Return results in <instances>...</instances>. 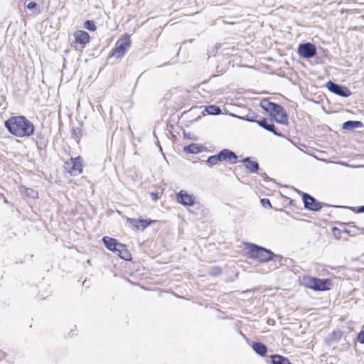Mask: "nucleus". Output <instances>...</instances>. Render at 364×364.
<instances>
[{
	"mask_svg": "<svg viewBox=\"0 0 364 364\" xmlns=\"http://www.w3.org/2000/svg\"><path fill=\"white\" fill-rule=\"evenodd\" d=\"M46 135L42 132H38L36 133V141H41L43 140H47Z\"/></svg>",
	"mask_w": 364,
	"mask_h": 364,
	"instance_id": "e433bc0d",
	"label": "nucleus"
},
{
	"mask_svg": "<svg viewBox=\"0 0 364 364\" xmlns=\"http://www.w3.org/2000/svg\"><path fill=\"white\" fill-rule=\"evenodd\" d=\"M332 232L334 235V237L337 239H340L341 238V232H342V230H340L339 228H336V227H333L332 228Z\"/></svg>",
	"mask_w": 364,
	"mask_h": 364,
	"instance_id": "f704fd0d",
	"label": "nucleus"
},
{
	"mask_svg": "<svg viewBox=\"0 0 364 364\" xmlns=\"http://www.w3.org/2000/svg\"><path fill=\"white\" fill-rule=\"evenodd\" d=\"M4 195L0 193V198H4Z\"/></svg>",
	"mask_w": 364,
	"mask_h": 364,
	"instance_id": "a18cd8bd",
	"label": "nucleus"
},
{
	"mask_svg": "<svg viewBox=\"0 0 364 364\" xmlns=\"http://www.w3.org/2000/svg\"><path fill=\"white\" fill-rule=\"evenodd\" d=\"M176 199L178 203L184 206H193L196 203L195 196L183 190L176 193Z\"/></svg>",
	"mask_w": 364,
	"mask_h": 364,
	"instance_id": "1a4fd4ad",
	"label": "nucleus"
},
{
	"mask_svg": "<svg viewBox=\"0 0 364 364\" xmlns=\"http://www.w3.org/2000/svg\"><path fill=\"white\" fill-rule=\"evenodd\" d=\"M257 117H258V115L256 112L250 109V110H248L247 113L245 115H244L243 117H241V119H242L243 120L247 121V122L257 123Z\"/></svg>",
	"mask_w": 364,
	"mask_h": 364,
	"instance_id": "4be33fe9",
	"label": "nucleus"
},
{
	"mask_svg": "<svg viewBox=\"0 0 364 364\" xmlns=\"http://www.w3.org/2000/svg\"><path fill=\"white\" fill-rule=\"evenodd\" d=\"M314 280H315V277H310V276H306V277H304L302 278L301 282H302V284L304 287L314 290Z\"/></svg>",
	"mask_w": 364,
	"mask_h": 364,
	"instance_id": "b1692460",
	"label": "nucleus"
},
{
	"mask_svg": "<svg viewBox=\"0 0 364 364\" xmlns=\"http://www.w3.org/2000/svg\"><path fill=\"white\" fill-rule=\"evenodd\" d=\"M8 132L18 138H28L35 133V126L24 115L11 116L4 122Z\"/></svg>",
	"mask_w": 364,
	"mask_h": 364,
	"instance_id": "f257e3e1",
	"label": "nucleus"
},
{
	"mask_svg": "<svg viewBox=\"0 0 364 364\" xmlns=\"http://www.w3.org/2000/svg\"><path fill=\"white\" fill-rule=\"evenodd\" d=\"M205 111L210 115H218L222 112L221 109L218 106L213 105L207 106L205 107Z\"/></svg>",
	"mask_w": 364,
	"mask_h": 364,
	"instance_id": "a878e982",
	"label": "nucleus"
},
{
	"mask_svg": "<svg viewBox=\"0 0 364 364\" xmlns=\"http://www.w3.org/2000/svg\"><path fill=\"white\" fill-rule=\"evenodd\" d=\"M261 176L264 178L266 181H272V178H269L266 173H261Z\"/></svg>",
	"mask_w": 364,
	"mask_h": 364,
	"instance_id": "58836bf2",
	"label": "nucleus"
},
{
	"mask_svg": "<svg viewBox=\"0 0 364 364\" xmlns=\"http://www.w3.org/2000/svg\"><path fill=\"white\" fill-rule=\"evenodd\" d=\"M139 225L140 227L141 228V230L143 231L144 230H145L147 227L154 224L156 223V220H151L150 218L149 219H142V218H140V221H139Z\"/></svg>",
	"mask_w": 364,
	"mask_h": 364,
	"instance_id": "bb28decb",
	"label": "nucleus"
},
{
	"mask_svg": "<svg viewBox=\"0 0 364 364\" xmlns=\"http://www.w3.org/2000/svg\"><path fill=\"white\" fill-rule=\"evenodd\" d=\"M218 154L221 161H226L230 164H235L237 162L238 156L233 151L229 149H223Z\"/></svg>",
	"mask_w": 364,
	"mask_h": 364,
	"instance_id": "f8f14e48",
	"label": "nucleus"
},
{
	"mask_svg": "<svg viewBox=\"0 0 364 364\" xmlns=\"http://www.w3.org/2000/svg\"><path fill=\"white\" fill-rule=\"evenodd\" d=\"M80 134V129H73V134L75 135L76 137L78 136V134Z\"/></svg>",
	"mask_w": 364,
	"mask_h": 364,
	"instance_id": "a19ab883",
	"label": "nucleus"
},
{
	"mask_svg": "<svg viewBox=\"0 0 364 364\" xmlns=\"http://www.w3.org/2000/svg\"><path fill=\"white\" fill-rule=\"evenodd\" d=\"M121 259L125 261H131L132 260V255L130 252L127 250L125 245L121 244L120 247H119L116 253Z\"/></svg>",
	"mask_w": 364,
	"mask_h": 364,
	"instance_id": "a211bd4d",
	"label": "nucleus"
},
{
	"mask_svg": "<svg viewBox=\"0 0 364 364\" xmlns=\"http://www.w3.org/2000/svg\"><path fill=\"white\" fill-rule=\"evenodd\" d=\"M341 335L342 333L341 331H333L326 338V343L331 345L332 342L340 340Z\"/></svg>",
	"mask_w": 364,
	"mask_h": 364,
	"instance_id": "5701e85b",
	"label": "nucleus"
},
{
	"mask_svg": "<svg viewBox=\"0 0 364 364\" xmlns=\"http://www.w3.org/2000/svg\"><path fill=\"white\" fill-rule=\"evenodd\" d=\"M270 359L271 364H292L288 358L279 354L271 355Z\"/></svg>",
	"mask_w": 364,
	"mask_h": 364,
	"instance_id": "aec40b11",
	"label": "nucleus"
},
{
	"mask_svg": "<svg viewBox=\"0 0 364 364\" xmlns=\"http://www.w3.org/2000/svg\"><path fill=\"white\" fill-rule=\"evenodd\" d=\"M356 341L361 344H364V330H361L357 334Z\"/></svg>",
	"mask_w": 364,
	"mask_h": 364,
	"instance_id": "c9c22d12",
	"label": "nucleus"
},
{
	"mask_svg": "<svg viewBox=\"0 0 364 364\" xmlns=\"http://www.w3.org/2000/svg\"><path fill=\"white\" fill-rule=\"evenodd\" d=\"M205 161L210 167H213L218 162H221V159L220 158L219 154L218 153L215 155L208 156Z\"/></svg>",
	"mask_w": 364,
	"mask_h": 364,
	"instance_id": "393cba45",
	"label": "nucleus"
},
{
	"mask_svg": "<svg viewBox=\"0 0 364 364\" xmlns=\"http://www.w3.org/2000/svg\"><path fill=\"white\" fill-rule=\"evenodd\" d=\"M102 241L105 247L114 253H116V251H117L119 247H120V245L122 244L119 242L117 239L109 236H104Z\"/></svg>",
	"mask_w": 364,
	"mask_h": 364,
	"instance_id": "4468645a",
	"label": "nucleus"
},
{
	"mask_svg": "<svg viewBox=\"0 0 364 364\" xmlns=\"http://www.w3.org/2000/svg\"><path fill=\"white\" fill-rule=\"evenodd\" d=\"M84 28L90 31H95L97 29V26L92 20H86L84 22Z\"/></svg>",
	"mask_w": 364,
	"mask_h": 364,
	"instance_id": "c85d7f7f",
	"label": "nucleus"
},
{
	"mask_svg": "<svg viewBox=\"0 0 364 364\" xmlns=\"http://www.w3.org/2000/svg\"><path fill=\"white\" fill-rule=\"evenodd\" d=\"M257 124L262 128L264 129L265 130L272 132L275 136L282 137L284 135L282 132H278L273 123V121H271L270 119L267 118H262L259 120H257Z\"/></svg>",
	"mask_w": 364,
	"mask_h": 364,
	"instance_id": "9d476101",
	"label": "nucleus"
},
{
	"mask_svg": "<svg viewBox=\"0 0 364 364\" xmlns=\"http://www.w3.org/2000/svg\"><path fill=\"white\" fill-rule=\"evenodd\" d=\"M252 348L257 355L264 357L267 353V346L262 342L253 341Z\"/></svg>",
	"mask_w": 364,
	"mask_h": 364,
	"instance_id": "dca6fc26",
	"label": "nucleus"
},
{
	"mask_svg": "<svg viewBox=\"0 0 364 364\" xmlns=\"http://www.w3.org/2000/svg\"><path fill=\"white\" fill-rule=\"evenodd\" d=\"M25 192L26 194L30 198H36L38 197V192L33 188H26Z\"/></svg>",
	"mask_w": 364,
	"mask_h": 364,
	"instance_id": "2f4dec72",
	"label": "nucleus"
},
{
	"mask_svg": "<svg viewBox=\"0 0 364 364\" xmlns=\"http://www.w3.org/2000/svg\"><path fill=\"white\" fill-rule=\"evenodd\" d=\"M75 42L85 48V46L90 42V36L89 33L82 30H77L73 33Z\"/></svg>",
	"mask_w": 364,
	"mask_h": 364,
	"instance_id": "ddd939ff",
	"label": "nucleus"
},
{
	"mask_svg": "<svg viewBox=\"0 0 364 364\" xmlns=\"http://www.w3.org/2000/svg\"><path fill=\"white\" fill-rule=\"evenodd\" d=\"M301 196L304 207L306 210L317 212L319 211L323 206H328V204L318 201L314 197L307 193H302Z\"/></svg>",
	"mask_w": 364,
	"mask_h": 364,
	"instance_id": "423d86ee",
	"label": "nucleus"
},
{
	"mask_svg": "<svg viewBox=\"0 0 364 364\" xmlns=\"http://www.w3.org/2000/svg\"><path fill=\"white\" fill-rule=\"evenodd\" d=\"M150 196L154 201H156L160 198L159 193L158 192H151Z\"/></svg>",
	"mask_w": 364,
	"mask_h": 364,
	"instance_id": "4c0bfd02",
	"label": "nucleus"
},
{
	"mask_svg": "<svg viewBox=\"0 0 364 364\" xmlns=\"http://www.w3.org/2000/svg\"><path fill=\"white\" fill-rule=\"evenodd\" d=\"M131 39L129 35L124 34L116 43L115 47L112 50L110 56L116 58H122L131 46Z\"/></svg>",
	"mask_w": 364,
	"mask_h": 364,
	"instance_id": "20e7f679",
	"label": "nucleus"
},
{
	"mask_svg": "<svg viewBox=\"0 0 364 364\" xmlns=\"http://www.w3.org/2000/svg\"><path fill=\"white\" fill-rule=\"evenodd\" d=\"M297 53L300 57L305 59H310L316 55V46L310 42L300 43L297 48Z\"/></svg>",
	"mask_w": 364,
	"mask_h": 364,
	"instance_id": "6e6552de",
	"label": "nucleus"
},
{
	"mask_svg": "<svg viewBox=\"0 0 364 364\" xmlns=\"http://www.w3.org/2000/svg\"><path fill=\"white\" fill-rule=\"evenodd\" d=\"M363 123L361 121L357 120H348L342 124L343 129L350 131H353L358 128H363Z\"/></svg>",
	"mask_w": 364,
	"mask_h": 364,
	"instance_id": "f3484780",
	"label": "nucleus"
},
{
	"mask_svg": "<svg viewBox=\"0 0 364 364\" xmlns=\"http://www.w3.org/2000/svg\"><path fill=\"white\" fill-rule=\"evenodd\" d=\"M259 105L269 114L271 121L283 125L288 124V114L281 105L264 98L261 100Z\"/></svg>",
	"mask_w": 364,
	"mask_h": 364,
	"instance_id": "f03ea898",
	"label": "nucleus"
},
{
	"mask_svg": "<svg viewBox=\"0 0 364 364\" xmlns=\"http://www.w3.org/2000/svg\"><path fill=\"white\" fill-rule=\"evenodd\" d=\"M222 273V269L220 267L215 266L211 268L210 271V275L211 276H218L220 275Z\"/></svg>",
	"mask_w": 364,
	"mask_h": 364,
	"instance_id": "473e14b6",
	"label": "nucleus"
},
{
	"mask_svg": "<svg viewBox=\"0 0 364 364\" xmlns=\"http://www.w3.org/2000/svg\"><path fill=\"white\" fill-rule=\"evenodd\" d=\"M271 261H273L274 262V268L277 269L281 266L285 265V262L287 261V259L283 257L280 255H276L274 253V255L272 257Z\"/></svg>",
	"mask_w": 364,
	"mask_h": 364,
	"instance_id": "412c9836",
	"label": "nucleus"
},
{
	"mask_svg": "<svg viewBox=\"0 0 364 364\" xmlns=\"http://www.w3.org/2000/svg\"><path fill=\"white\" fill-rule=\"evenodd\" d=\"M3 199H4V203H6V204H9L10 203L5 197Z\"/></svg>",
	"mask_w": 364,
	"mask_h": 364,
	"instance_id": "c03bdc74",
	"label": "nucleus"
},
{
	"mask_svg": "<svg viewBox=\"0 0 364 364\" xmlns=\"http://www.w3.org/2000/svg\"><path fill=\"white\" fill-rule=\"evenodd\" d=\"M260 203L262 206L265 208H272L271 202L268 198H262L260 200Z\"/></svg>",
	"mask_w": 364,
	"mask_h": 364,
	"instance_id": "72a5a7b5",
	"label": "nucleus"
},
{
	"mask_svg": "<svg viewBox=\"0 0 364 364\" xmlns=\"http://www.w3.org/2000/svg\"><path fill=\"white\" fill-rule=\"evenodd\" d=\"M139 221H140V218L135 219V218H128L127 220V222L129 225H131L132 227L135 228L137 230H139L140 228Z\"/></svg>",
	"mask_w": 364,
	"mask_h": 364,
	"instance_id": "c756f323",
	"label": "nucleus"
},
{
	"mask_svg": "<svg viewBox=\"0 0 364 364\" xmlns=\"http://www.w3.org/2000/svg\"><path fill=\"white\" fill-rule=\"evenodd\" d=\"M26 8L32 11L34 14H39L41 12V9L38 5V4L35 1H30L27 4Z\"/></svg>",
	"mask_w": 364,
	"mask_h": 364,
	"instance_id": "cd10ccee",
	"label": "nucleus"
},
{
	"mask_svg": "<svg viewBox=\"0 0 364 364\" xmlns=\"http://www.w3.org/2000/svg\"><path fill=\"white\" fill-rule=\"evenodd\" d=\"M220 47H221V43H218L215 44V49L216 50L220 49Z\"/></svg>",
	"mask_w": 364,
	"mask_h": 364,
	"instance_id": "37998d69",
	"label": "nucleus"
},
{
	"mask_svg": "<svg viewBox=\"0 0 364 364\" xmlns=\"http://www.w3.org/2000/svg\"><path fill=\"white\" fill-rule=\"evenodd\" d=\"M241 162L245 164L246 169L250 173H257L259 170V163L257 161H252L250 156L242 159Z\"/></svg>",
	"mask_w": 364,
	"mask_h": 364,
	"instance_id": "2eb2a0df",
	"label": "nucleus"
},
{
	"mask_svg": "<svg viewBox=\"0 0 364 364\" xmlns=\"http://www.w3.org/2000/svg\"><path fill=\"white\" fill-rule=\"evenodd\" d=\"M355 212L357 213H364V205H360V206L357 207Z\"/></svg>",
	"mask_w": 364,
	"mask_h": 364,
	"instance_id": "ea45409f",
	"label": "nucleus"
},
{
	"mask_svg": "<svg viewBox=\"0 0 364 364\" xmlns=\"http://www.w3.org/2000/svg\"><path fill=\"white\" fill-rule=\"evenodd\" d=\"M203 149V146L201 144L191 143L187 146H183V151L186 154H198Z\"/></svg>",
	"mask_w": 364,
	"mask_h": 364,
	"instance_id": "6ab92c4d",
	"label": "nucleus"
},
{
	"mask_svg": "<svg viewBox=\"0 0 364 364\" xmlns=\"http://www.w3.org/2000/svg\"><path fill=\"white\" fill-rule=\"evenodd\" d=\"M246 248L247 257L261 263L270 262L274 255V252L271 250L254 243L247 242Z\"/></svg>",
	"mask_w": 364,
	"mask_h": 364,
	"instance_id": "7ed1b4c3",
	"label": "nucleus"
},
{
	"mask_svg": "<svg viewBox=\"0 0 364 364\" xmlns=\"http://www.w3.org/2000/svg\"><path fill=\"white\" fill-rule=\"evenodd\" d=\"M342 232H344V233L350 235V230H348V229L344 228L343 230H342Z\"/></svg>",
	"mask_w": 364,
	"mask_h": 364,
	"instance_id": "79ce46f5",
	"label": "nucleus"
},
{
	"mask_svg": "<svg viewBox=\"0 0 364 364\" xmlns=\"http://www.w3.org/2000/svg\"><path fill=\"white\" fill-rule=\"evenodd\" d=\"M314 285V291H324L330 290L332 288L333 283L331 279H321L315 277Z\"/></svg>",
	"mask_w": 364,
	"mask_h": 364,
	"instance_id": "9b49d317",
	"label": "nucleus"
},
{
	"mask_svg": "<svg viewBox=\"0 0 364 364\" xmlns=\"http://www.w3.org/2000/svg\"><path fill=\"white\" fill-rule=\"evenodd\" d=\"M326 87L331 93L342 97H348L351 95V92L348 87L345 85L336 83L331 80L326 83Z\"/></svg>",
	"mask_w": 364,
	"mask_h": 364,
	"instance_id": "0eeeda50",
	"label": "nucleus"
},
{
	"mask_svg": "<svg viewBox=\"0 0 364 364\" xmlns=\"http://www.w3.org/2000/svg\"><path fill=\"white\" fill-rule=\"evenodd\" d=\"M48 140H43L41 141H36V145L39 151L45 150L48 146Z\"/></svg>",
	"mask_w": 364,
	"mask_h": 364,
	"instance_id": "7c9ffc66",
	"label": "nucleus"
},
{
	"mask_svg": "<svg viewBox=\"0 0 364 364\" xmlns=\"http://www.w3.org/2000/svg\"><path fill=\"white\" fill-rule=\"evenodd\" d=\"M82 159L81 156L71 157L64 164V168L71 176H78L82 172Z\"/></svg>",
	"mask_w": 364,
	"mask_h": 364,
	"instance_id": "39448f33",
	"label": "nucleus"
}]
</instances>
